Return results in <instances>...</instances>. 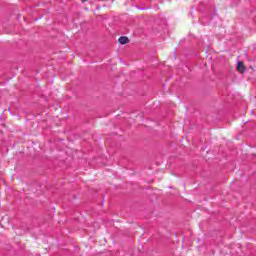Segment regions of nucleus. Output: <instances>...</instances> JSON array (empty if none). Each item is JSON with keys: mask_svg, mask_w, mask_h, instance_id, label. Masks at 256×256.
<instances>
[{"mask_svg": "<svg viewBox=\"0 0 256 256\" xmlns=\"http://www.w3.org/2000/svg\"><path fill=\"white\" fill-rule=\"evenodd\" d=\"M85 1H87V0H82L83 3H85Z\"/></svg>", "mask_w": 256, "mask_h": 256, "instance_id": "obj_3", "label": "nucleus"}, {"mask_svg": "<svg viewBox=\"0 0 256 256\" xmlns=\"http://www.w3.org/2000/svg\"><path fill=\"white\" fill-rule=\"evenodd\" d=\"M118 41L121 45H127V43H129V38L127 36H121Z\"/></svg>", "mask_w": 256, "mask_h": 256, "instance_id": "obj_2", "label": "nucleus"}, {"mask_svg": "<svg viewBox=\"0 0 256 256\" xmlns=\"http://www.w3.org/2000/svg\"><path fill=\"white\" fill-rule=\"evenodd\" d=\"M237 70L239 71V73H245V71H247V68L245 67V64L243 62L239 61L237 64Z\"/></svg>", "mask_w": 256, "mask_h": 256, "instance_id": "obj_1", "label": "nucleus"}]
</instances>
